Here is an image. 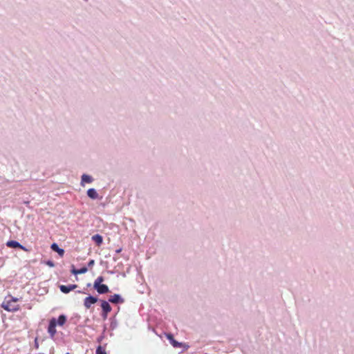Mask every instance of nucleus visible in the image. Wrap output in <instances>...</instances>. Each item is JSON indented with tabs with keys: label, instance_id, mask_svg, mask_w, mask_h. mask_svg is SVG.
I'll use <instances>...</instances> for the list:
<instances>
[{
	"label": "nucleus",
	"instance_id": "423d86ee",
	"mask_svg": "<svg viewBox=\"0 0 354 354\" xmlns=\"http://www.w3.org/2000/svg\"><path fill=\"white\" fill-rule=\"evenodd\" d=\"M77 287V286L76 284H71L68 286L61 285L59 286V289L63 293L66 294L71 292V290H75Z\"/></svg>",
	"mask_w": 354,
	"mask_h": 354
},
{
	"label": "nucleus",
	"instance_id": "1a4fd4ad",
	"mask_svg": "<svg viewBox=\"0 0 354 354\" xmlns=\"http://www.w3.org/2000/svg\"><path fill=\"white\" fill-rule=\"evenodd\" d=\"M50 248L53 251L57 252L59 256L62 257L64 255V250L62 248H59L57 243H53Z\"/></svg>",
	"mask_w": 354,
	"mask_h": 354
},
{
	"label": "nucleus",
	"instance_id": "aec40b11",
	"mask_svg": "<svg viewBox=\"0 0 354 354\" xmlns=\"http://www.w3.org/2000/svg\"><path fill=\"white\" fill-rule=\"evenodd\" d=\"M94 264H95V261L92 259V260H90V261H89V262H88V266L89 267H91V266H93Z\"/></svg>",
	"mask_w": 354,
	"mask_h": 354
},
{
	"label": "nucleus",
	"instance_id": "dca6fc26",
	"mask_svg": "<svg viewBox=\"0 0 354 354\" xmlns=\"http://www.w3.org/2000/svg\"><path fill=\"white\" fill-rule=\"evenodd\" d=\"M104 281V278L101 276L98 277L94 281L93 283V286H96V283H98L99 284H102V282H103Z\"/></svg>",
	"mask_w": 354,
	"mask_h": 354
},
{
	"label": "nucleus",
	"instance_id": "f03ea898",
	"mask_svg": "<svg viewBox=\"0 0 354 354\" xmlns=\"http://www.w3.org/2000/svg\"><path fill=\"white\" fill-rule=\"evenodd\" d=\"M56 326H57L56 319L55 318L51 319L50 321V323H49L48 328V332L52 338L54 337L55 335L57 333V330L55 328Z\"/></svg>",
	"mask_w": 354,
	"mask_h": 354
},
{
	"label": "nucleus",
	"instance_id": "4be33fe9",
	"mask_svg": "<svg viewBox=\"0 0 354 354\" xmlns=\"http://www.w3.org/2000/svg\"><path fill=\"white\" fill-rule=\"evenodd\" d=\"M66 354H70L69 353H66Z\"/></svg>",
	"mask_w": 354,
	"mask_h": 354
},
{
	"label": "nucleus",
	"instance_id": "f8f14e48",
	"mask_svg": "<svg viewBox=\"0 0 354 354\" xmlns=\"http://www.w3.org/2000/svg\"><path fill=\"white\" fill-rule=\"evenodd\" d=\"M93 181V178L91 176L89 175H87V174H83L82 176V181H81V184L82 185H84V183H92Z\"/></svg>",
	"mask_w": 354,
	"mask_h": 354
},
{
	"label": "nucleus",
	"instance_id": "f257e3e1",
	"mask_svg": "<svg viewBox=\"0 0 354 354\" xmlns=\"http://www.w3.org/2000/svg\"><path fill=\"white\" fill-rule=\"evenodd\" d=\"M1 306L7 311H17L19 309V305L11 302L7 298L3 301Z\"/></svg>",
	"mask_w": 354,
	"mask_h": 354
},
{
	"label": "nucleus",
	"instance_id": "20e7f679",
	"mask_svg": "<svg viewBox=\"0 0 354 354\" xmlns=\"http://www.w3.org/2000/svg\"><path fill=\"white\" fill-rule=\"evenodd\" d=\"M103 313L102 317L104 319H106L107 317V314L111 312V307L109 304L106 301H102L101 304Z\"/></svg>",
	"mask_w": 354,
	"mask_h": 354
},
{
	"label": "nucleus",
	"instance_id": "6ab92c4d",
	"mask_svg": "<svg viewBox=\"0 0 354 354\" xmlns=\"http://www.w3.org/2000/svg\"><path fill=\"white\" fill-rule=\"evenodd\" d=\"M46 264L50 268H53L55 266L54 263L52 261H48L46 262Z\"/></svg>",
	"mask_w": 354,
	"mask_h": 354
},
{
	"label": "nucleus",
	"instance_id": "39448f33",
	"mask_svg": "<svg viewBox=\"0 0 354 354\" xmlns=\"http://www.w3.org/2000/svg\"><path fill=\"white\" fill-rule=\"evenodd\" d=\"M93 288L99 294H104L109 291V287L105 284L98 285V283H96V286H94Z\"/></svg>",
	"mask_w": 354,
	"mask_h": 354
},
{
	"label": "nucleus",
	"instance_id": "6e6552de",
	"mask_svg": "<svg viewBox=\"0 0 354 354\" xmlns=\"http://www.w3.org/2000/svg\"><path fill=\"white\" fill-rule=\"evenodd\" d=\"M166 337L174 348L180 347L182 345V343H180L174 339L171 334H167Z\"/></svg>",
	"mask_w": 354,
	"mask_h": 354
},
{
	"label": "nucleus",
	"instance_id": "412c9836",
	"mask_svg": "<svg viewBox=\"0 0 354 354\" xmlns=\"http://www.w3.org/2000/svg\"><path fill=\"white\" fill-rule=\"evenodd\" d=\"M121 250H122L120 248V249H118V250H116V252H117V253H119V252H121Z\"/></svg>",
	"mask_w": 354,
	"mask_h": 354
},
{
	"label": "nucleus",
	"instance_id": "0eeeda50",
	"mask_svg": "<svg viewBox=\"0 0 354 354\" xmlns=\"http://www.w3.org/2000/svg\"><path fill=\"white\" fill-rule=\"evenodd\" d=\"M6 245L10 248H18L22 249L23 250L28 251V250L24 246L21 245L19 242H17L16 241H9L7 242Z\"/></svg>",
	"mask_w": 354,
	"mask_h": 354
},
{
	"label": "nucleus",
	"instance_id": "f3484780",
	"mask_svg": "<svg viewBox=\"0 0 354 354\" xmlns=\"http://www.w3.org/2000/svg\"><path fill=\"white\" fill-rule=\"evenodd\" d=\"M8 300H10L11 302L12 303H15L16 304L18 301H19V299L17 298V297H13L12 296H8L6 297Z\"/></svg>",
	"mask_w": 354,
	"mask_h": 354
},
{
	"label": "nucleus",
	"instance_id": "ddd939ff",
	"mask_svg": "<svg viewBox=\"0 0 354 354\" xmlns=\"http://www.w3.org/2000/svg\"><path fill=\"white\" fill-rule=\"evenodd\" d=\"M87 271H88L87 268L83 267L79 270H76V269L73 268L71 272L74 274H81L86 273Z\"/></svg>",
	"mask_w": 354,
	"mask_h": 354
},
{
	"label": "nucleus",
	"instance_id": "9d476101",
	"mask_svg": "<svg viewBox=\"0 0 354 354\" xmlns=\"http://www.w3.org/2000/svg\"><path fill=\"white\" fill-rule=\"evenodd\" d=\"M87 195L92 199H96L98 197V194L94 188H90L87 191Z\"/></svg>",
	"mask_w": 354,
	"mask_h": 354
},
{
	"label": "nucleus",
	"instance_id": "9b49d317",
	"mask_svg": "<svg viewBox=\"0 0 354 354\" xmlns=\"http://www.w3.org/2000/svg\"><path fill=\"white\" fill-rule=\"evenodd\" d=\"M109 301L111 303H113V304H117L120 301L122 302L123 301V299L121 298L120 295H118V294H115L113 295V296H111L110 297V299H109Z\"/></svg>",
	"mask_w": 354,
	"mask_h": 354
},
{
	"label": "nucleus",
	"instance_id": "7ed1b4c3",
	"mask_svg": "<svg viewBox=\"0 0 354 354\" xmlns=\"http://www.w3.org/2000/svg\"><path fill=\"white\" fill-rule=\"evenodd\" d=\"M97 301V298L93 296H88L84 300V306L86 309H89L91 306Z\"/></svg>",
	"mask_w": 354,
	"mask_h": 354
},
{
	"label": "nucleus",
	"instance_id": "a211bd4d",
	"mask_svg": "<svg viewBox=\"0 0 354 354\" xmlns=\"http://www.w3.org/2000/svg\"><path fill=\"white\" fill-rule=\"evenodd\" d=\"M96 354H106V353L101 346H98L96 350Z\"/></svg>",
	"mask_w": 354,
	"mask_h": 354
},
{
	"label": "nucleus",
	"instance_id": "4468645a",
	"mask_svg": "<svg viewBox=\"0 0 354 354\" xmlns=\"http://www.w3.org/2000/svg\"><path fill=\"white\" fill-rule=\"evenodd\" d=\"M66 322V317L64 315H61L59 316L57 321H56L57 324L59 326H63Z\"/></svg>",
	"mask_w": 354,
	"mask_h": 354
},
{
	"label": "nucleus",
	"instance_id": "2eb2a0df",
	"mask_svg": "<svg viewBox=\"0 0 354 354\" xmlns=\"http://www.w3.org/2000/svg\"><path fill=\"white\" fill-rule=\"evenodd\" d=\"M92 239L100 245L102 243V237L100 234H95L92 236Z\"/></svg>",
	"mask_w": 354,
	"mask_h": 354
}]
</instances>
